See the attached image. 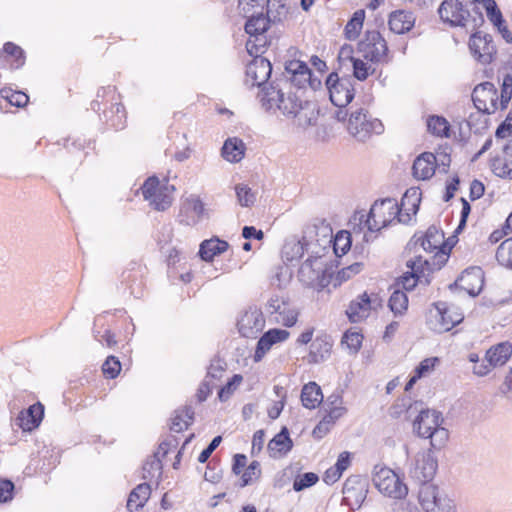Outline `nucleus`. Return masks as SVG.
I'll use <instances>...</instances> for the list:
<instances>
[{"mask_svg": "<svg viewBox=\"0 0 512 512\" xmlns=\"http://www.w3.org/2000/svg\"><path fill=\"white\" fill-rule=\"evenodd\" d=\"M260 101L266 111L273 113L280 111L288 118H298V124L301 126H309L316 121L315 117L307 116L306 111L310 104L302 102L291 92L285 94L282 89L270 86L262 90Z\"/></svg>", "mask_w": 512, "mask_h": 512, "instance_id": "nucleus-1", "label": "nucleus"}, {"mask_svg": "<svg viewBox=\"0 0 512 512\" xmlns=\"http://www.w3.org/2000/svg\"><path fill=\"white\" fill-rule=\"evenodd\" d=\"M100 119L107 126L122 130L126 126L127 114L125 107L121 103V97L117 93L116 87L108 85L97 91L96 99L91 103V109L98 112L102 109Z\"/></svg>", "mask_w": 512, "mask_h": 512, "instance_id": "nucleus-2", "label": "nucleus"}, {"mask_svg": "<svg viewBox=\"0 0 512 512\" xmlns=\"http://www.w3.org/2000/svg\"><path fill=\"white\" fill-rule=\"evenodd\" d=\"M444 419L436 410H422L413 422L414 432L421 438L430 439V444L435 449L443 447L449 432L442 426Z\"/></svg>", "mask_w": 512, "mask_h": 512, "instance_id": "nucleus-3", "label": "nucleus"}, {"mask_svg": "<svg viewBox=\"0 0 512 512\" xmlns=\"http://www.w3.org/2000/svg\"><path fill=\"white\" fill-rule=\"evenodd\" d=\"M475 13V16H471L468 7L459 0H444L438 8L440 19L452 27H467L470 23L473 28L481 26L483 15L478 9Z\"/></svg>", "mask_w": 512, "mask_h": 512, "instance_id": "nucleus-4", "label": "nucleus"}, {"mask_svg": "<svg viewBox=\"0 0 512 512\" xmlns=\"http://www.w3.org/2000/svg\"><path fill=\"white\" fill-rule=\"evenodd\" d=\"M346 129L357 141L364 142L373 134H381L384 127L379 119L373 118L366 109L359 107L352 108Z\"/></svg>", "mask_w": 512, "mask_h": 512, "instance_id": "nucleus-5", "label": "nucleus"}, {"mask_svg": "<svg viewBox=\"0 0 512 512\" xmlns=\"http://www.w3.org/2000/svg\"><path fill=\"white\" fill-rule=\"evenodd\" d=\"M400 212L399 205L393 198L376 201L370 208L365 226L370 232L379 231L395 220L399 222Z\"/></svg>", "mask_w": 512, "mask_h": 512, "instance_id": "nucleus-6", "label": "nucleus"}, {"mask_svg": "<svg viewBox=\"0 0 512 512\" xmlns=\"http://www.w3.org/2000/svg\"><path fill=\"white\" fill-rule=\"evenodd\" d=\"M463 319L464 316L457 307L440 301L433 303L429 309L427 323L434 332L444 333L461 323Z\"/></svg>", "mask_w": 512, "mask_h": 512, "instance_id": "nucleus-7", "label": "nucleus"}, {"mask_svg": "<svg viewBox=\"0 0 512 512\" xmlns=\"http://www.w3.org/2000/svg\"><path fill=\"white\" fill-rule=\"evenodd\" d=\"M140 190L143 198L157 211H164L172 204L174 187L167 181H160L156 176L147 178Z\"/></svg>", "mask_w": 512, "mask_h": 512, "instance_id": "nucleus-8", "label": "nucleus"}, {"mask_svg": "<svg viewBox=\"0 0 512 512\" xmlns=\"http://www.w3.org/2000/svg\"><path fill=\"white\" fill-rule=\"evenodd\" d=\"M358 52L365 60L373 64L383 65L391 61L387 42L376 30L366 31L358 43Z\"/></svg>", "mask_w": 512, "mask_h": 512, "instance_id": "nucleus-9", "label": "nucleus"}, {"mask_svg": "<svg viewBox=\"0 0 512 512\" xmlns=\"http://www.w3.org/2000/svg\"><path fill=\"white\" fill-rule=\"evenodd\" d=\"M282 75L286 83L298 89L317 90L321 86V80L313 77L307 64L300 60L287 61Z\"/></svg>", "mask_w": 512, "mask_h": 512, "instance_id": "nucleus-10", "label": "nucleus"}, {"mask_svg": "<svg viewBox=\"0 0 512 512\" xmlns=\"http://www.w3.org/2000/svg\"><path fill=\"white\" fill-rule=\"evenodd\" d=\"M419 502L425 512H456L453 500L434 484L421 485Z\"/></svg>", "mask_w": 512, "mask_h": 512, "instance_id": "nucleus-11", "label": "nucleus"}, {"mask_svg": "<svg viewBox=\"0 0 512 512\" xmlns=\"http://www.w3.org/2000/svg\"><path fill=\"white\" fill-rule=\"evenodd\" d=\"M373 482L382 494L390 498L402 499L408 493L406 484L393 470L386 467L375 473Z\"/></svg>", "mask_w": 512, "mask_h": 512, "instance_id": "nucleus-12", "label": "nucleus"}, {"mask_svg": "<svg viewBox=\"0 0 512 512\" xmlns=\"http://www.w3.org/2000/svg\"><path fill=\"white\" fill-rule=\"evenodd\" d=\"M326 86L331 102L337 107H346L354 98V86L350 77L340 78L331 73L326 79Z\"/></svg>", "mask_w": 512, "mask_h": 512, "instance_id": "nucleus-13", "label": "nucleus"}, {"mask_svg": "<svg viewBox=\"0 0 512 512\" xmlns=\"http://www.w3.org/2000/svg\"><path fill=\"white\" fill-rule=\"evenodd\" d=\"M325 251L319 254L311 253L301 264L298 271L299 280L308 287L321 286L326 264L324 262Z\"/></svg>", "mask_w": 512, "mask_h": 512, "instance_id": "nucleus-14", "label": "nucleus"}, {"mask_svg": "<svg viewBox=\"0 0 512 512\" xmlns=\"http://www.w3.org/2000/svg\"><path fill=\"white\" fill-rule=\"evenodd\" d=\"M326 251V247L320 245L318 241L309 240L306 236L300 239L291 237L287 239L282 248V258L286 262L297 261L305 254H319Z\"/></svg>", "mask_w": 512, "mask_h": 512, "instance_id": "nucleus-15", "label": "nucleus"}, {"mask_svg": "<svg viewBox=\"0 0 512 512\" xmlns=\"http://www.w3.org/2000/svg\"><path fill=\"white\" fill-rule=\"evenodd\" d=\"M468 46L473 58L482 65L490 64L497 52L492 36L481 32L470 36Z\"/></svg>", "mask_w": 512, "mask_h": 512, "instance_id": "nucleus-16", "label": "nucleus"}, {"mask_svg": "<svg viewBox=\"0 0 512 512\" xmlns=\"http://www.w3.org/2000/svg\"><path fill=\"white\" fill-rule=\"evenodd\" d=\"M472 101L482 113L492 114L499 109L497 89L491 82L478 84L472 92Z\"/></svg>", "mask_w": 512, "mask_h": 512, "instance_id": "nucleus-17", "label": "nucleus"}, {"mask_svg": "<svg viewBox=\"0 0 512 512\" xmlns=\"http://www.w3.org/2000/svg\"><path fill=\"white\" fill-rule=\"evenodd\" d=\"M239 333L246 338H256L265 327V318L256 306L245 310L237 322Z\"/></svg>", "mask_w": 512, "mask_h": 512, "instance_id": "nucleus-18", "label": "nucleus"}, {"mask_svg": "<svg viewBox=\"0 0 512 512\" xmlns=\"http://www.w3.org/2000/svg\"><path fill=\"white\" fill-rule=\"evenodd\" d=\"M380 305V299L377 295L370 296L364 292L350 302L346 315L350 322L359 323L369 316L371 310H376Z\"/></svg>", "mask_w": 512, "mask_h": 512, "instance_id": "nucleus-19", "label": "nucleus"}, {"mask_svg": "<svg viewBox=\"0 0 512 512\" xmlns=\"http://www.w3.org/2000/svg\"><path fill=\"white\" fill-rule=\"evenodd\" d=\"M207 215V210L200 197L192 194L182 202L178 220L180 224L195 226Z\"/></svg>", "mask_w": 512, "mask_h": 512, "instance_id": "nucleus-20", "label": "nucleus"}, {"mask_svg": "<svg viewBox=\"0 0 512 512\" xmlns=\"http://www.w3.org/2000/svg\"><path fill=\"white\" fill-rule=\"evenodd\" d=\"M437 466L436 459L430 453L420 452L410 468V476L420 484L428 485L436 473Z\"/></svg>", "mask_w": 512, "mask_h": 512, "instance_id": "nucleus-21", "label": "nucleus"}, {"mask_svg": "<svg viewBox=\"0 0 512 512\" xmlns=\"http://www.w3.org/2000/svg\"><path fill=\"white\" fill-rule=\"evenodd\" d=\"M343 503L351 509L361 507L367 496V485L359 476H351L343 485Z\"/></svg>", "mask_w": 512, "mask_h": 512, "instance_id": "nucleus-22", "label": "nucleus"}, {"mask_svg": "<svg viewBox=\"0 0 512 512\" xmlns=\"http://www.w3.org/2000/svg\"><path fill=\"white\" fill-rule=\"evenodd\" d=\"M272 73L270 61L264 57H255L246 67V84L251 87L262 86L267 82Z\"/></svg>", "mask_w": 512, "mask_h": 512, "instance_id": "nucleus-23", "label": "nucleus"}, {"mask_svg": "<svg viewBox=\"0 0 512 512\" xmlns=\"http://www.w3.org/2000/svg\"><path fill=\"white\" fill-rule=\"evenodd\" d=\"M289 336L290 333L285 329L273 328L266 331L257 342L254 362H260L274 345L285 342Z\"/></svg>", "mask_w": 512, "mask_h": 512, "instance_id": "nucleus-24", "label": "nucleus"}, {"mask_svg": "<svg viewBox=\"0 0 512 512\" xmlns=\"http://www.w3.org/2000/svg\"><path fill=\"white\" fill-rule=\"evenodd\" d=\"M43 416L44 406L38 402L22 410L15 419V425L23 431H32L40 425Z\"/></svg>", "mask_w": 512, "mask_h": 512, "instance_id": "nucleus-25", "label": "nucleus"}, {"mask_svg": "<svg viewBox=\"0 0 512 512\" xmlns=\"http://www.w3.org/2000/svg\"><path fill=\"white\" fill-rule=\"evenodd\" d=\"M436 166L437 157L433 153H422L413 163V176L418 180H428L435 174Z\"/></svg>", "mask_w": 512, "mask_h": 512, "instance_id": "nucleus-26", "label": "nucleus"}, {"mask_svg": "<svg viewBox=\"0 0 512 512\" xmlns=\"http://www.w3.org/2000/svg\"><path fill=\"white\" fill-rule=\"evenodd\" d=\"M420 196L421 192L417 188H410L405 192L401 200V205L399 206L401 210L399 222L407 223L410 221L412 215H416L421 201Z\"/></svg>", "mask_w": 512, "mask_h": 512, "instance_id": "nucleus-27", "label": "nucleus"}, {"mask_svg": "<svg viewBox=\"0 0 512 512\" xmlns=\"http://www.w3.org/2000/svg\"><path fill=\"white\" fill-rule=\"evenodd\" d=\"M292 447L293 442L289 436V431L286 427H283L281 431L269 441L267 450L270 457L278 459L290 452Z\"/></svg>", "mask_w": 512, "mask_h": 512, "instance_id": "nucleus-28", "label": "nucleus"}, {"mask_svg": "<svg viewBox=\"0 0 512 512\" xmlns=\"http://www.w3.org/2000/svg\"><path fill=\"white\" fill-rule=\"evenodd\" d=\"M482 277V270L480 268L465 270L461 277L455 282V285L464 288L469 295L476 296L482 289Z\"/></svg>", "mask_w": 512, "mask_h": 512, "instance_id": "nucleus-29", "label": "nucleus"}, {"mask_svg": "<svg viewBox=\"0 0 512 512\" xmlns=\"http://www.w3.org/2000/svg\"><path fill=\"white\" fill-rule=\"evenodd\" d=\"M332 341L327 336H317L310 345L308 361L318 364L325 361L331 353Z\"/></svg>", "mask_w": 512, "mask_h": 512, "instance_id": "nucleus-30", "label": "nucleus"}, {"mask_svg": "<svg viewBox=\"0 0 512 512\" xmlns=\"http://www.w3.org/2000/svg\"><path fill=\"white\" fill-rule=\"evenodd\" d=\"M229 248V244L225 240H221L217 237L202 241L199 247V256L206 262H211L215 256L226 252Z\"/></svg>", "mask_w": 512, "mask_h": 512, "instance_id": "nucleus-31", "label": "nucleus"}, {"mask_svg": "<svg viewBox=\"0 0 512 512\" xmlns=\"http://www.w3.org/2000/svg\"><path fill=\"white\" fill-rule=\"evenodd\" d=\"M512 355V344L508 341L498 343L486 351L485 359L493 367L503 366Z\"/></svg>", "mask_w": 512, "mask_h": 512, "instance_id": "nucleus-32", "label": "nucleus"}, {"mask_svg": "<svg viewBox=\"0 0 512 512\" xmlns=\"http://www.w3.org/2000/svg\"><path fill=\"white\" fill-rule=\"evenodd\" d=\"M415 19L411 12L403 10L394 11L389 17L390 30L396 34H404L414 26Z\"/></svg>", "mask_w": 512, "mask_h": 512, "instance_id": "nucleus-33", "label": "nucleus"}, {"mask_svg": "<svg viewBox=\"0 0 512 512\" xmlns=\"http://www.w3.org/2000/svg\"><path fill=\"white\" fill-rule=\"evenodd\" d=\"M0 58L9 63L11 69H19L25 64L24 50L13 42H6L0 50Z\"/></svg>", "mask_w": 512, "mask_h": 512, "instance_id": "nucleus-34", "label": "nucleus"}, {"mask_svg": "<svg viewBox=\"0 0 512 512\" xmlns=\"http://www.w3.org/2000/svg\"><path fill=\"white\" fill-rule=\"evenodd\" d=\"M245 143L237 137L228 138L222 147V157L231 163L241 161L245 155Z\"/></svg>", "mask_w": 512, "mask_h": 512, "instance_id": "nucleus-35", "label": "nucleus"}, {"mask_svg": "<svg viewBox=\"0 0 512 512\" xmlns=\"http://www.w3.org/2000/svg\"><path fill=\"white\" fill-rule=\"evenodd\" d=\"M245 31L250 36H259L269 28V19L264 15V9L253 11L246 17Z\"/></svg>", "mask_w": 512, "mask_h": 512, "instance_id": "nucleus-36", "label": "nucleus"}, {"mask_svg": "<svg viewBox=\"0 0 512 512\" xmlns=\"http://www.w3.org/2000/svg\"><path fill=\"white\" fill-rule=\"evenodd\" d=\"M424 264H427V261H423L422 257H416L414 260H410L407 262V267L411 269L410 272L405 273L401 278L399 279L397 285H401V287L406 290L410 291L412 290L419 279V269Z\"/></svg>", "mask_w": 512, "mask_h": 512, "instance_id": "nucleus-37", "label": "nucleus"}, {"mask_svg": "<svg viewBox=\"0 0 512 512\" xmlns=\"http://www.w3.org/2000/svg\"><path fill=\"white\" fill-rule=\"evenodd\" d=\"M301 401L305 408H316L323 401L320 386L316 382L305 384L301 391Z\"/></svg>", "mask_w": 512, "mask_h": 512, "instance_id": "nucleus-38", "label": "nucleus"}, {"mask_svg": "<svg viewBox=\"0 0 512 512\" xmlns=\"http://www.w3.org/2000/svg\"><path fill=\"white\" fill-rule=\"evenodd\" d=\"M151 494V488L148 483L137 485L129 494L127 508L132 512L143 507Z\"/></svg>", "mask_w": 512, "mask_h": 512, "instance_id": "nucleus-39", "label": "nucleus"}, {"mask_svg": "<svg viewBox=\"0 0 512 512\" xmlns=\"http://www.w3.org/2000/svg\"><path fill=\"white\" fill-rule=\"evenodd\" d=\"M194 420V410L191 406L175 411L172 418L170 430L176 433L182 432L192 424Z\"/></svg>", "mask_w": 512, "mask_h": 512, "instance_id": "nucleus-40", "label": "nucleus"}, {"mask_svg": "<svg viewBox=\"0 0 512 512\" xmlns=\"http://www.w3.org/2000/svg\"><path fill=\"white\" fill-rule=\"evenodd\" d=\"M428 131L437 137H449L450 124L442 116L432 115L427 119Z\"/></svg>", "mask_w": 512, "mask_h": 512, "instance_id": "nucleus-41", "label": "nucleus"}, {"mask_svg": "<svg viewBox=\"0 0 512 512\" xmlns=\"http://www.w3.org/2000/svg\"><path fill=\"white\" fill-rule=\"evenodd\" d=\"M490 169L495 176L512 180V160L496 156L490 160Z\"/></svg>", "mask_w": 512, "mask_h": 512, "instance_id": "nucleus-42", "label": "nucleus"}, {"mask_svg": "<svg viewBox=\"0 0 512 512\" xmlns=\"http://www.w3.org/2000/svg\"><path fill=\"white\" fill-rule=\"evenodd\" d=\"M476 4L482 5L486 11L488 19L493 24H501L503 16L495 0H471L470 5L473 6V10L477 9Z\"/></svg>", "mask_w": 512, "mask_h": 512, "instance_id": "nucleus-43", "label": "nucleus"}, {"mask_svg": "<svg viewBox=\"0 0 512 512\" xmlns=\"http://www.w3.org/2000/svg\"><path fill=\"white\" fill-rule=\"evenodd\" d=\"M364 19V10H357L354 12L352 18L348 21L344 29V33L347 39L355 40L358 37L362 29Z\"/></svg>", "mask_w": 512, "mask_h": 512, "instance_id": "nucleus-44", "label": "nucleus"}, {"mask_svg": "<svg viewBox=\"0 0 512 512\" xmlns=\"http://www.w3.org/2000/svg\"><path fill=\"white\" fill-rule=\"evenodd\" d=\"M388 304L395 315H402L408 308V297L404 291L395 289Z\"/></svg>", "mask_w": 512, "mask_h": 512, "instance_id": "nucleus-45", "label": "nucleus"}, {"mask_svg": "<svg viewBox=\"0 0 512 512\" xmlns=\"http://www.w3.org/2000/svg\"><path fill=\"white\" fill-rule=\"evenodd\" d=\"M0 97L5 99L10 105L18 108L24 107L29 101V97L24 92L15 91L8 87L0 90Z\"/></svg>", "mask_w": 512, "mask_h": 512, "instance_id": "nucleus-46", "label": "nucleus"}, {"mask_svg": "<svg viewBox=\"0 0 512 512\" xmlns=\"http://www.w3.org/2000/svg\"><path fill=\"white\" fill-rule=\"evenodd\" d=\"M498 263L506 268H512V237L504 240L496 251Z\"/></svg>", "mask_w": 512, "mask_h": 512, "instance_id": "nucleus-47", "label": "nucleus"}, {"mask_svg": "<svg viewBox=\"0 0 512 512\" xmlns=\"http://www.w3.org/2000/svg\"><path fill=\"white\" fill-rule=\"evenodd\" d=\"M162 474V461L159 458H153L146 461L143 465V478L146 480H158Z\"/></svg>", "mask_w": 512, "mask_h": 512, "instance_id": "nucleus-48", "label": "nucleus"}, {"mask_svg": "<svg viewBox=\"0 0 512 512\" xmlns=\"http://www.w3.org/2000/svg\"><path fill=\"white\" fill-rule=\"evenodd\" d=\"M261 476V468L260 463L256 460H253L248 467L245 469L241 476V487H245L247 485H251L256 482Z\"/></svg>", "mask_w": 512, "mask_h": 512, "instance_id": "nucleus-49", "label": "nucleus"}, {"mask_svg": "<svg viewBox=\"0 0 512 512\" xmlns=\"http://www.w3.org/2000/svg\"><path fill=\"white\" fill-rule=\"evenodd\" d=\"M351 247V238L350 233L340 231L336 234L333 241V250L337 256H342L346 254V252Z\"/></svg>", "mask_w": 512, "mask_h": 512, "instance_id": "nucleus-50", "label": "nucleus"}, {"mask_svg": "<svg viewBox=\"0 0 512 512\" xmlns=\"http://www.w3.org/2000/svg\"><path fill=\"white\" fill-rule=\"evenodd\" d=\"M243 377L240 374H234L232 378L219 390L218 398L221 402L227 401L234 391L242 383Z\"/></svg>", "mask_w": 512, "mask_h": 512, "instance_id": "nucleus-51", "label": "nucleus"}, {"mask_svg": "<svg viewBox=\"0 0 512 512\" xmlns=\"http://www.w3.org/2000/svg\"><path fill=\"white\" fill-rule=\"evenodd\" d=\"M488 113H482L479 110L475 113H471L466 120L469 130L474 133H481L487 128V119L485 115Z\"/></svg>", "mask_w": 512, "mask_h": 512, "instance_id": "nucleus-52", "label": "nucleus"}, {"mask_svg": "<svg viewBox=\"0 0 512 512\" xmlns=\"http://www.w3.org/2000/svg\"><path fill=\"white\" fill-rule=\"evenodd\" d=\"M235 192L239 204L243 207H250L256 200L255 194L246 184H238L235 186Z\"/></svg>", "mask_w": 512, "mask_h": 512, "instance_id": "nucleus-53", "label": "nucleus"}, {"mask_svg": "<svg viewBox=\"0 0 512 512\" xmlns=\"http://www.w3.org/2000/svg\"><path fill=\"white\" fill-rule=\"evenodd\" d=\"M363 335L357 331L348 330L342 338V345H345L351 352L356 353L362 345Z\"/></svg>", "mask_w": 512, "mask_h": 512, "instance_id": "nucleus-54", "label": "nucleus"}, {"mask_svg": "<svg viewBox=\"0 0 512 512\" xmlns=\"http://www.w3.org/2000/svg\"><path fill=\"white\" fill-rule=\"evenodd\" d=\"M318 480V475L313 472H307L303 475H298L293 482V489L297 492L302 491L315 485Z\"/></svg>", "mask_w": 512, "mask_h": 512, "instance_id": "nucleus-55", "label": "nucleus"}, {"mask_svg": "<svg viewBox=\"0 0 512 512\" xmlns=\"http://www.w3.org/2000/svg\"><path fill=\"white\" fill-rule=\"evenodd\" d=\"M351 61L353 64V75L359 81L366 80L375 71L374 69L371 70V67L359 58L351 57Z\"/></svg>", "mask_w": 512, "mask_h": 512, "instance_id": "nucleus-56", "label": "nucleus"}, {"mask_svg": "<svg viewBox=\"0 0 512 512\" xmlns=\"http://www.w3.org/2000/svg\"><path fill=\"white\" fill-rule=\"evenodd\" d=\"M104 375L109 379L116 378L121 371V363L115 356H108L102 365Z\"/></svg>", "mask_w": 512, "mask_h": 512, "instance_id": "nucleus-57", "label": "nucleus"}, {"mask_svg": "<svg viewBox=\"0 0 512 512\" xmlns=\"http://www.w3.org/2000/svg\"><path fill=\"white\" fill-rule=\"evenodd\" d=\"M512 97V75L507 74L503 78L500 101L498 102L500 109H505Z\"/></svg>", "mask_w": 512, "mask_h": 512, "instance_id": "nucleus-58", "label": "nucleus"}, {"mask_svg": "<svg viewBox=\"0 0 512 512\" xmlns=\"http://www.w3.org/2000/svg\"><path fill=\"white\" fill-rule=\"evenodd\" d=\"M298 319V311L297 309L289 304L285 310V312H281L279 316H275V320L277 323H280L286 327H292L296 324Z\"/></svg>", "mask_w": 512, "mask_h": 512, "instance_id": "nucleus-59", "label": "nucleus"}, {"mask_svg": "<svg viewBox=\"0 0 512 512\" xmlns=\"http://www.w3.org/2000/svg\"><path fill=\"white\" fill-rule=\"evenodd\" d=\"M239 13L245 18L253 11L264 9V0H238Z\"/></svg>", "mask_w": 512, "mask_h": 512, "instance_id": "nucleus-60", "label": "nucleus"}, {"mask_svg": "<svg viewBox=\"0 0 512 512\" xmlns=\"http://www.w3.org/2000/svg\"><path fill=\"white\" fill-rule=\"evenodd\" d=\"M439 361L437 357H430L422 360L419 365L415 368L414 373L416 374V378H422L429 372H431L436 363Z\"/></svg>", "mask_w": 512, "mask_h": 512, "instance_id": "nucleus-61", "label": "nucleus"}, {"mask_svg": "<svg viewBox=\"0 0 512 512\" xmlns=\"http://www.w3.org/2000/svg\"><path fill=\"white\" fill-rule=\"evenodd\" d=\"M14 483L10 480H0V503H6L12 500L14 494Z\"/></svg>", "mask_w": 512, "mask_h": 512, "instance_id": "nucleus-62", "label": "nucleus"}, {"mask_svg": "<svg viewBox=\"0 0 512 512\" xmlns=\"http://www.w3.org/2000/svg\"><path fill=\"white\" fill-rule=\"evenodd\" d=\"M224 371L225 369L220 363V361L212 362L208 367L205 379L210 380V382L216 383L222 378Z\"/></svg>", "mask_w": 512, "mask_h": 512, "instance_id": "nucleus-63", "label": "nucleus"}, {"mask_svg": "<svg viewBox=\"0 0 512 512\" xmlns=\"http://www.w3.org/2000/svg\"><path fill=\"white\" fill-rule=\"evenodd\" d=\"M94 337L102 345H105L109 348H112L117 344L115 335L110 330H105L103 334H101L99 331L94 330Z\"/></svg>", "mask_w": 512, "mask_h": 512, "instance_id": "nucleus-64", "label": "nucleus"}]
</instances>
